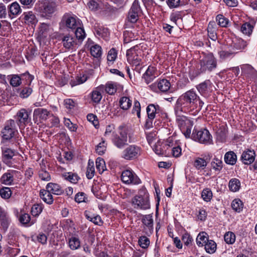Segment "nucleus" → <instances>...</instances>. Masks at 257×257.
<instances>
[{"label": "nucleus", "instance_id": "nucleus-14", "mask_svg": "<svg viewBox=\"0 0 257 257\" xmlns=\"http://www.w3.org/2000/svg\"><path fill=\"white\" fill-rule=\"evenodd\" d=\"M63 20L68 28L75 29L78 26H80V20L76 16L65 15L63 17Z\"/></svg>", "mask_w": 257, "mask_h": 257}, {"label": "nucleus", "instance_id": "nucleus-9", "mask_svg": "<svg viewBox=\"0 0 257 257\" xmlns=\"http://www.w3.org/2000/svg\"><path fill=\"white\" fill-rule=\"evenodd\" d=\"M17 130L16 128V122L13 119H10L6 122L1 131L2 137L4 140H10L15 136Z\"/></svg>", "mask_w": 257, "mask_h": 257}, {"label": "nucleus", "instance_id": "nucleus-28", "mask_svg": "<svg viewBox=\"0 0 257 257\" xmlns=\"http://www.w3.org/2000/svg\"><path fill=\"white\" fill-rule=\"evenodd\" d=\"M119 105L122 110H127L132 105V100L129 96H122L119 98Z\"/></svg>", "mask_w": 257, "mask_h": 257}, {"label": "nucleus", "instance_id": "nucleus-46", "mask_svg": "<svg viewBox=\"0 0 257 257\" xmlns=\"http://www.w3.org/2000/svg\"><path fill=\"white\" fill-rule=\"evenodd\" d=\"M253 27L249 23H245L240 27L241 32L244 35L249 36L251 34Z\"/></svg>", "mask_w": 257, "mask_h": 257}, {"label": "nucleus", "instance_id": "nucleus-26", "mask_svg": "<svg viewBox=\"0 0 257 257\" xmlns=\"http://www.w3.org/2000/svg\"><path fill=\"white\" fill-rule=\"evenodd\" d=\"M100 88L101 86L96 87L95 89L93 90L89 94L90 98L93 103H99L102 98Z\"/></svg>", "mask_w": 257, "mask_h": 257}, {"label": "nucleus", "instance_id": "nucleus-4", "mask_svg": "<svg viewBox=\"0 0 257 257\" xmlns=\"http://www.w3.org/2000/svg\"><path fill=\"white\" fill-rule=\"evenodd\" d=\"M56 7L57 5L54 2L43 1L36 4V9L42 17L49 19L56 11Z\"/></svg>", "mask_w": 257, "mask_h": 257}, {"label": "nucleus", "instance_id": "nucleus-41", "mask_svg": "<svg viewBox=\"0 0 257 257\" xmlns=\"http://www.w3.org/2000/svg\"><path fill=\"white\" fill-rule=\"evenodd\" d=\"M62 177L65 180L73 184L77 183L78 180L80 179L77 174L70 172L64 173L62 174Z\"/></svg>", "mask_w": 257, "mask_h": 257}, {"label": "nucleus", "instance_id": "nucleus-50", "mask_svg": "<svg viewBox=\"0 0 257 257\" xmlns=\"http://www.w3.org/2000/svg\"><path fill=\"white\" fill-rule=\"evenodd\" d=\"M164 149L165 146H162L159 142L156 144L153 148V150L155 153L159 156H163L166 155V150H165Z\"/></svg>", "mask_w": 257, "mask_h": 257}, {"label": "nucleus", "instance_id": "nucleus-62", "mask_svg": "<svg viewBox=\"0 0 257 257\" xmlns=\"http://www.w3.org/2000/svg\"><path fill=\"white\" fill-rule=\"evenodd\" d=\"M50 26L45 23L42 24L40 28V33H41L42 36L45 38L50 34Z\"/></svg>", "mask_w": 257, "mask_h": 257}, {"label": "nucleus", "instance_id": "nucleus-31", "mask_svg": "<svg viewBox=\"0 0 257 257\" xmlns=\"http://www.w3.org/2000/svg\"><path fill=\"white\" fill-rule=\"evenodd\" d=\"M224 160L228 165H233L237 161V156L233 151H229L225 154Z\"/></svg>", "mask_w": 257, "mask_h": 257}, {"label": "nucleus", "instance_id": "nucleus-29", "mask_svg": "<svg viewBox=\"0 0 257 257\" xmlns=\"http://www.w3.org/2000/svg\"><path fill=\"white\" fill-rule=\"evenodd\" d=\"M46 189H48L50 193L57 195H61L64 192L61 187L56 183H49L46 186Z\"/></svg>", "mask_w": 257, "mask_h": 257}, {"label": "nucleus", "instance_id": "nucleus-40", "mask_svg": "<svg viewBox=\"0 0 257 257\" xmlns=\"http://www.w3.org/2000/svg\"><path fill=\"white\" fill-rule=\"evenodd\" d=\"M240 182L237 178L231 179L228 183V187L229 190L233 192L238 191L240 188Z\"/></svg>", "mask_w": 257, "mask_h": 257}, {"label": "nucleus", "instance_id": "nucleus-8", "mask_svg": "<svg viewBox=\"0 0 257 257\" xmlns=\"http://www.w3.org/2000/svg\"><path fill=\"white\" fill-rule=\"evenodd\" d=\"M119 134L111 138L113 144L118 149H122L127 144V132L122 126H119Z\"/></svg>", "mask_w": 257, "mask_h": 257}, {"label": "nucleus", "instance_id": "nucleus-63", "mask_svg": "<svg viewBox=\"0 0 257 257\" xmlns=\"http://www.w3.org/2000/svg\"><path fill=\"white\" fill-rule=\"evenodd\" d=\"M141 104L138 100H135L132 110V114H136L138 118L141 117Z\"/></svg>", "mask_w": 257, "mask_h": 257}, {"label": "nucleus", "instance_id": "nucleus-25", "mask_svg": "<svg viewBox=\"0 0 257 257\" xmlns=\"http://www.w3.org/2000/svg\"><path fill=\"white\" fill-rule=\"evenodd\" d=\"M94 30L95 34L98 36L102 38L103 39L107 40L108 38V36L109 35V33L108 31V29L107 28L103 27V26H100L99 25L97 24L94 26Z\"/></svg>", "mask_w": 257, "mask_h": 257}, {"label": "nucleus", "instance_id": "nucleus-64", "mask_svg": "<svg viewBox=\"0 0 257 257\" xmlns=\"http://www.w3.org/2000/svg\"><path fill=\"white\" fill-rule=\"evenodd\" d=\"M42 210L43 207L41 205L34 204L31 208V214L33 216L36 217L40 215Z\"/></svg>", "mask_w": 257, "mask_h": 257}, {"label": "nucleus", "instance_id": "nucleus-17", "mask_svg": "<svg viewBox=\"0 0 257 257\" xmlns=\"http://www.w3.org/2000/svg\"><path fill=\"white\" fill-rule=\"evenodd\" d=\"M51 114L49 111L43 108L35 109L33 112L34 120H46Z\"/></svg>", "mask_w": 257, "mask_h": 257}, {"label": "nucleus", "instance_id": "nucleus-32", "mask_svg": "<svg viewBox=\"0 0 257 257\" xmlns=\"http://www.w3.org/2000/svg\"><path fill=\"white\" fill-rule=\"evenodd\" d=\"M9 15L15 17L22 12L20 5L17 2H14L9 7Z\"/></svg>", "mask_w": 257, "mask_h": 257}, {"label": "nucleus", "instance_id": "nucleus-10", "mask_svg": "<svg viewBox=\"0 0 257 257\" xmlns=\"http://www.w3.org/2000/svg\"><path fill=\"white\" fill-rule=\"evenodd\" d=\"M31 110L29 111L25 108H21L17 112L15 118L20 127H25L31 121Z\"/></svg>", "mask_w": 257, "mask_h": 257}, {"label": "nucleus", "instance_id": "nucleus-21", "mask_svg": "<svg viewBox=\"0 0 257 257\" xmlns=\"http://www.w3.org/2000/svg\"><path fill=\"white\" fill-rule=\"evenodd\" d=\"M255 156V154L253 150H248L242 153L241 159L244 164L249 165L253 162Z\"/></svg>", "mask_w": 257, "mask_h": 257}, {"label": "nucleus", "instance_id": "nucleus-44", "mask_svg": "<svg viewBox=\"0 0 257 257\" xmlns=\"http://www.w3.org/2000/svg\"><path fill=\"white\" fill-rule=\"evenodd\" d=\"M69 246L71 249L75 250L80 246V241L77 236H72L68 240Z\"/></svg>", "mask_w": 257, "mask_h": 257}, {"label": "nucleus", "instance_id": "nucleus-56", "mask_svg": "<svg viewBox=\"0 0 257 257\" xmlns=\"http://www.w3.org/2000/svg\"><path fill=\"white\" fill-rule=\"evenodd\" d=\"M19 95L21 98H25L29 97L32 93L33 90L30 86H26L20 89Z\"/></svg>", "mask_w": 257, "mask_h": 257}, {"label": "nucleus", "instance_id": "nucleus-15", "mask_svg": "<svg viewBox=\"0 0 257 257\" xmlns=\"http://www.w3.org/2000/svg\"><path fill=\"white\" fill-rule=\"evenodd\" d=\"M87 46L90 50L91 55L93 57L96 58L101 57L102 55V48L100 46L95 43L90 39H88Z\"/></svg>", "mask_w": 257, "mask_h": 257}, {"label": "nucleus", "instance_id": "nucleus-34", "mask_svg": "<svg viewBox=\"0 0 257 257\" xmlns=\"http://www.w3.org/2000/svg\"><path fill=\"white\" fill-rule=\"evenodd\" d=\"M208 240V235L207 233L202 231L200 232L196 237V244L199 247H203Z\"/></svg>", "mask_w": 257, "mask_h": 257}, {"label": "nucleus", "instance_id": "nucleus-16", "mask_svg": "<svg viewBox=\"0 0 257 257\" xmlns=\"http://www.w3.org/2000/svg\"><path fill=\"white\" fill-rule=\"evenodd\" d=\"M242 73L250 80H257V71L249 64H243L241 66Z\"/></svg>", "mask_w": 257, "mask_h": 257}, {"label": "nucleus", "instance_id": "nucleus-12", "mask_svg": "<svg viewBox=\"0 0 257 257\" xmlns=\"http://www.w3.org/2000/svg\"><path fill=\"white\" fill-rule=\"evenodd\" d=\"M147 113L148 119L146 121V125L149 127L152 125V120L162 111L161 107L157 104H150L147 107Z\"/></svg>", "mask_w": 257, "mask_h": 257}, {"label": "nucleus", "instance_id": "nucleus-42", "mask_svg": "<svg viewBox=\"0 0 257 257\" xmlns=\"http://www.w3.org/2000/svg\"><path fill=\"white\" fill-rule=\"evenodd\" d=\"M3 152V159L4 162L7 163V161L12 159L15 155L14 151L7 147L2 148Z\"/></svg>", "mask_w": 257, "mask_h": 257}, {"label": "nucleus", "instance_id": "nucleus-47", "mask_svg": "<svg viewBox=\"0 0 257 257\" xmlns=\"http://www.w3.org/2000/svg\"><path fill=\"white\" fill-rule=\"evenodd\" d=\"M236 236L235 234L231 231L226 232L224 235L225 242L228 244H232L235 241Z\"/></svg>", "mask_w": 257, "mask_h": 257}, {"label": "nucleus", "instance_id": "nucleus-19", "mask_svg": "<svg viewBox=\"0 0 257 257\" xmlns=\"http://www.w3.org/2000/svg\"><path fill=\"white\" fill-rule=\"evenodd\" d=\"M157 75V69L156 67L149 66L143 75L142 78L144 79L147 84L151 83L156 77Z\"/></svg>", "mask_w": 257, "mask_h": 257}, {"label": "nucleus", "instance_id": "nucleus-23", "mask_svg": "<svg viewBox=\"0 0 257 257\" xmlns=\"http://www.w3.org/2000/svg\"><path fill=\"white\" fill-rule=\"evenodd\" d=\"M16 171L9 170L4 173L0 178V182L6 185H11L14 182V176Z\"/></svg>", "mask_w": 257, "mask_h": 257}, {"label": "nucleus", "instance_id": "nucleus-51", "mask_svg": "<svg viewBox=\"0 0 257 257\" xmlns=\"http://www.w3.org/2000/svg\"><path fill=\"white\" fill-rule=\"evenodd\" d=\"M231 207L234 211L240 212L243 208V203L240 199H235L231 203Z\"/></svg>", "mask_w": 257, "mask_h": 257}, {"label": "nucleus", "instance_id": "nucleus-49", "mask_svg": "<svg viewBox=\"0 0 257 257\" xmlns=\"http://www.w3.org/2000/svg\"><path fill=\"white\" fill-rule=\"evenodd\" d=\"M218 25L221 27H226L229 23V20L223 15L219 14L216 17Z\"/></svg>", "mask_w": 257, "mask_h": 257}, {"label": "nucleus", "instance_id": "nucleus-38", "mask_svg": "<svg viewBox=\"0 0 257 257\" xmlns=\"http://www.w3.org/2000/svg\"><path fill=\"white\" fill-rule=\"evenodd\" d=\"M207 163V161L204 158L197 157L194 160L193 166L198 170H204L206 168Z\"/></svg>", "mask_w": 257, "mask_h": 257}, {"label": "nucleus", "instance_id": "nucleus-58", "mask_svg": "<svg viewBox=\"0 0 257 257\" xmlns=\"http://www.w3.org/2000/svg\"><path fill=\"white\" fill-rule=\"evenodd\" d=\"M96 167L100 173H103L105 169V165L104 160L101 158H98L95 162Z\"/></svg>", "mask_w": 257, "mask_h": 257}, {"label": "nucleus", "instance_id": "nucleus-52", "mask_svg": "<svg viewBox=\"0 0 257 257\" xmlns=\"http://www.w3.org/2000/svg\"><path fill=\"white\" fill-rule=\"evenodd\" d=\"M212 192L210 189H204L201 193V197L204 201L206 202L210 201L212 198Z\"/></svg>", "mask_w": 257, "mask_h": 257}, {"label": "nucleus", "instance_id": "nucleus-35", "mask_svg": "<svg viewBox=\"0 0 257 257\" xmlns=\"http://www.w3.org/2000/svg\"><path fill=\"white\" fill-rule=\"evenodd\" d=\"M23 16L25 23L29 25H34L38 22L35 15L32 11L25 12Z\"/></svg>", "mask_w": 257, "mask_h": 257}, {"label": "nucleus", "instance_id": "nucleus-60", "mask_svg": "<svg viewBox=\"0 0 257 257\" xmlns=\"http://www.w3.org/2000/svg\"><path fill=\"white\" fill-rule=\"evenodd\" d=\"M88 7L92 11H96L101 8V4L98 0H90L87 4Z\"/></svg>", "mask_w": 257, "mask_h": 257}, {"label": "nucleus", "instance_id": "nucleus-22", "mask_svg": "<svg viewBox=\"0 0 257 257\" xmlns=\"http://www.w3.org/2000/svg\"><path fill=\"white\" fill-rule=\"evenodd\" d=\"M119 86L120 85L117 82L108 81L104 85L100 86L104 89L106 93L112 95L116 93Z\"/></svg>", "mask_w": 257, "mask_h": 257}, {"label": "nucleus", "instance_id": "nucleus-27", "mask_svg": "<svg viewBox=\"0 0 257 257\" xmlns=\"http://www.w3.org/2000/svg\"><path fill=\"white\" fill-rule=\"evenodd\" d=\"M89 76L87 73H80L76 76L75 79L71 80L70 84L72 87L84 83L88 79Z\"/></svg>", "mask_w": 257, "mask_h": 257}, {"label": "nucleus", "instance_id": "nucleus-7", "mask_svg": "<svg viewBox=\"0 0 257 257\" xmlns=\"http://www.w3.org/2000/svg\"><path fill=\"white\" fill-rule=\"evenodd\" d=\"M141 148L135 145H131L125 148L121 154V157L126 160L137 159L141 154Z\"/></svg>", "mask_w": 257, "mask_h": 257}, {"label": "nucleus", "instance_id": "nucleus-5", "mask_svg": "<svg viewBox=\"0 0 257 257\" xmlns=\"http://www.w3.org/2000/svg\"><path fill=\"white\" fill-rule=\"evenodd\" d=\"M192 139L201 144L208 145L213 143L212 138L207 129L194 128L191 136Z\"/></svg>", "mask_w": 257, "mask_h": 257}, {"label": "nucleus", "instance_id": "nucleus-13", "mask_svg": "<svg viewBox=\"0 0 257 257\" xmlns=\"http://www.w3.org/2000/svg\"><path fill=\"white\" fill-rule=\"evenodd\" d=\"M143 229V232L146 235L150 236L154 231V220L152 214L142 215L141 219Z\"/></svg>", "mask_w": 257, "mask_h": 257}, {"label": "nucleus", "instance_id": "nucleus-24", "mask_svg": "<svg viewBox=\"0 0 257 257\" xmlns=\"http://www.w3.org/2000/svg\"><path fill=\"white\" fill-rule=\"evenodd\" d=\"M217 28L214 21L210 22L207 27V32L209 38L212 41H215L217 39Z\"/></svg>", "mask_w": 257, "mask_h": 257}, {"label": "nucleus", "instance_id": "nucleus-11", "mask_svg": "<svg viewBox=\"0 0 257 257\" xmlns=\"http://www.w3.org/2000/svg\"><path fill=\"white\" fill-rule=\"evenodd\" d=\"M121 180L125 184L138 185L141 183L138 176L130 170H125L122 172Z\"/></svg>", "mask_w": 257, "mask_h": 257}, {"label": "nucleus", "instance_id": "nucleus-2", "mask_svg": "<svg viewBox=\"0 0 257 257\" xmlns=\"http://www.w3.org/2000/svg\"><path fill=\"white\" fill-rule=\"evenodd\" d=\"M199 66L200 68L196 72L197 75L214 70L217 66V60L212 53H203L200 57Z\"/></svg>", "mask_w": 257, "mask_h": 257}, {"label": "nucleus", "instance_id": "nucleus-61", "mask_svg": "<svg viewBox=\"0 0 257 257\" xmlns=\"http://www.w3.org/2000/svg\"><path fill=\"white\" fill-rule=\"evenodd\" d=\"M129 11L133 12V13L135 14L136 13L141 15L142 13V10L140 5L139 0H135Z\"/></svg>", "mask_w": 257, "mask_h": 257}, {"label": "nucleus", "instance_id": "nucleus-45", "mask_svg": "<svg viewBox=\"0 0 257 257\" xmlns=\"http://www.w3.org/2000/svg\"><path fill=\"white\" fill-rule=\"evenodd\" d=\"M19 221L23 224L28 225V226H31L35 222L36 220H31V217L29 214L24 213L20 215L19 217Z\"/></svg>", "mask_w": 257, "mask_h": 257}, {"label": "nucleus", "instance_id": "nucleus-18", "mask_svg": "<svg viewBox=\"0 0 257 257\" xmlns=\"http://www.w3.org/2000/svg\"><path fill=\"white\" fill-rule=\"evenodd\" d=\"M11 222V219L8 211L0 207V224L5 230L8 229Z\"/></svg>", "mask_w": 257, "mask_h": 257}, {"label": "nucleus", "instance_id": "nucleus-57", "mask_svg": "<svg viewBox=\"0 0 257 257\" xmlns=\"http://www.w3.org/2000/svg\"><path fill=\"white\" fill-rule=\"evenodd\" d=\"M107 144L105 141L102 140L101 142L99 143L96 147V152L99 155H102L104 154L106 150Z\"/></svg>", "mask_w": 257, "mask_h": 257}, {"label": "nucleus", "instance_id": "nucleus-39", "mask_svg": "<svg viewBox=\"0 0 257 257\" xmlns=\"http://www.w3.org/2000/svg\"><path fill=\"white\" fill-rule=\"evenodd\" d=\"M211 82L209 80H206L204 82L200 83L196 86V88L200 93L201 95H204L206 92L209 86H210Z\"/></svg>", "mask_w": 257, "mask_h": 257}, {"label": "nucleus", "instance_id": "nucleus-6", "mask_svg": "<svg viewBox=\"0 0 257 257\" xmlns=\"http://www.w3.org/2000/svg\"><path fill=\"white\" fill-rule=\"evenodd\" d=\"M142 51L138 45H136L126 51V57L129 63L138 66L140 64L142 56Z\"/></svg>", "mask_w": 257, "mask_h": 257}, {"label": "nucleus", "instance_id": "nucleus-43", "mask_svg": "<svg viewBox=\"0 0 257 257\" xmlns=\"http://www.w3.org/2000/svg\"><path fill=\"white\" fill-rule=\"evenodd\" d=\"M204 246L206 251L208 253H213L216 250V243L213 240L209 239Z\"/></svg>", "mask_w": 257, "mask_h": 257}, {"label": "nucleus", "instance_id": "nucleus-30", "mask_svg": "<svg viewBox=\"0 0 257 257\" xmlns=\"http://www.w3.org/2000/svg\"><path fill=\"white\" fill-rule=\"evenodd\" d=\"M41 198L46 203L51 204L53 202V198L51 193L46 189V190H41L40 192Z\"/></svg>", "mask_w": 257, "mask_h": 257}, {"label": "nucleus", "instance_id": "nucleus-20", "mask_svg": "<svg viewBox=\"0 0 257 257\" xmlns=\"http://www.w3.org/2000/svg\"><path fill=\"white\" fill-rule=\"evenodd\" d=\"M62 43L64 47L67 50H72L76 45V40L70 35H67L62 38Z\"/></svg>", "mask_w": 257, "mask_h": 257}, {"label": "nucleus", "instance_id": "nucleus-1", "mask_svg": "<svg viewBox=\"0 0 257 257\" xmlns=\"http://www.w3.org/2000/svg\"><path fill=\"white\" fill-rule=\"evenodd\" d=\"M204 103L193 89L181 94L174 105L176 121L181 132L186 138L190 137L193 122L183 113L197 115L202 109Z\"/></svg>", "mask_w": 257, "mask_h": 257}, {"label": "nucleus", "instance_id": "nucleus-36", "mask_svg": "<svg viewBox=\"0 0 257 257\" xmlns=\"http://www.w3.org/2000/svg\"><path fill=\"white\" fill-rule=\"evenodd\" d=\"M170 87V82L167 79H162L157 81V87L162 92L168 91Z\"/></svg>", "mask_w": 257, "mask_h": 257}, {"label": "nucleus", "instance_id": "nucleus-33", "mask_svg": "<svg viewBox=\"0 0 257 257\" xmlns=\"http://www.w3.org/2000/svg\"><path fill=\"white\" fill-rule=\"evenodd\" d=\"M22 77L20 75L12 74L8 76L10 85L14 87L20 86L22 83Z\"/></svg>", "mask_w": 257, "mask_h": 257}, {"label": "nucleus", "instance_id": "nucleus-48", "mask_svg": "<svg viewBox=\"0 0 257 257\" xmlns=\"http://www.w3.org/2000/svg\"><path fill=\"white\" fill-rule=\"evenodd\" d=\"M247 44L246 41L242 39H236L233 42V47L238 50H241L244 49L247 46Z\"/></svg>", "mask_w": 257, "mask_h": 257}, {"label": "nucleus", "instance_id": "nucleus-3", "mask_svg": "<svg viewBox=\"0 0 257 257\" xmlns=\"http://www.w3.org/2000/svg\"><path fill=\"white\" fill-rule=\"evenodd\" d=\"M134 207L137 209L147 210L151 207L149 200V194L145 190L139 191V194L132 199Z\"/></svg>", "mask_w": 257, "mask_h": 257}, {"label": "nucleus", "instance_id": "nucleus-54", "mask_svg": "<svg viewBox=\"0 0 257 257\" xmlns=\"http://www.w3.org/2000/svg\"><path fill=\"white\" fill-rule=\"evenodd\" d=\"M116 133L114 131V126L113 125H109L107 126L104 133V136L108 139L111 140V138L116 135Z\"/></svg>", "mask_w": 257, "mask_h": 257}, {"label": "nucleus", "instance_id": "nucleus-59", "mask_svg": "<svg viewBox=\"0 0 257 257\" xmlns=\"http://www.w3.org/2000/svg\"><path fill=\"white\" fill-rule=\"evenodd\" d=\"M117 52L116 50L114 48L111 49L108 51V55L107 56V59L109 65L110 64H112L113 61L115 60V59L117 57Z\"/></svg>", "mask_w": 257, "mask_h": 257}, {"label": "nucleus", "instance_id": "nucleus-37", "mask_svg": "<svg viewBox=\"0 0 257 257\" xmlns=\"http://www.w3.org/2000/svg\"><path fill=\"white\" fill-rule=\"evenodd\" d=\"M85 216L88 220L96 225H101L103 223L100 216L98 215L92 214L87 211H85Z\"/></svg>", "mask_w": 257, "mask_h": 257}, {"label": "nucleus", "instance_id": "nucleus-55", "mask_svg": "<svg viewBox=\"0 0 257 257\" xmlns=\"http://www.w3.org/2000/svg\"><path fill=\"white\" fill-rule=\"evenodd\" d=\"M222 161L217 158H214L211 163L212 168L215 171H220L222 168Z\"/></svg>", "mask_w": 257, "mask_h": 257}, {"label": "nucleus", "instance_id": "nucleus-53", "mask_svg": "<svg viewBox=\"0 0 257 257\" xmlns=\"http://www.w3.org/2000/svg\"><path fill=\"white\" fill-rule=\"evenodd\" d=\"M12 195V191L9 187H3L0 188V196L4 199H8Z\"/></svg>", "mask_w": 257, "mask_h": 257}]
</instances>
